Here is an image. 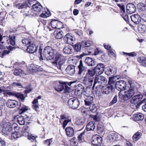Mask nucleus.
I'll list each match as a JSON object with an SVG mask.
<instances>
[{
  "label": "nucleus",
  "mask_w": 146,
  "mask_h": 146,
  "mask_svg": "<svg viewBox=\"0 0 146 146\" xmlns=\"http://www.w3.org/2000/svg\"><path fill=\"white\" fill-rule=\"evenodd\" d=\"M33 39V38L32 37H27L22 40V42L23 44L28 45L32 43V40Z\"/></svg>",
  "instance_id": "f704fd0d"
},
{
  "label": "nucleus",
  "mask_w": 146,
  "mask_h": 146,
  "mask_svg": "<svg viewBox=\"0 0 146 146\" xmlns=\"http://www.w3.org/2000/svg\"><path fill=\"white\" fill-rule=\"evenodd\" d=\"M72 48L70 46L67 45L64 47L63 52L64 54H69L72 53Z\"/></svg>",
  "instance_id": "c756f323"
},
{
  "label": "nucleus",
  "mask_w": 146,
  "mask_h": 146,
  "mask_svg": "<svg viewBox=\"0 0 146 146\" xmlns=\"http://www.w3.org/2000/svg\"><path fill=\"white\" fill-rule=\"evenodd\" d=\"M66 71L68 74L70 75L74 74L75 72L74 66L72 65H68L66 68Z\"/></svg>",
  "instance_id": "a878e982"
},
{
  "label": "nucleus",
  "mask_w": 146,
  "mask_h": 146,
  "mask_svg": "<svg viewBox=\"0 0 146 146\" xmlns=\"http://www.w3.org/2000/svg\"><path fill=\"white\" fill-rule=\"evenodd\" d=\"M28 6L27 2H23L22 3H20L16 4L15 7L19 9H22L27 7Z\"/></svg>",
  "instance_id": "4c0bfd02"
},
{
  "label": "nucleus",
  "mask_w": 146,
  "mask_h": 146,
  "mask_svg": "<svg viewBox=\"0 0 146 146\" xmlns=\"http://www.w3.org/2000/svg\"><path fill=\"white\" fill-rule=\"evenodd\" d=\"M37 47L33 43V42L27 48V52L29 53H35L37 50Z\"/></svg>",
  "instance_id": "6ab92c4d"
},
{
  "label": "nucleus",
  "mask_w": 146,
  "mask_h": 146,
  "mask_svg": "<svg viewBox=\"0 0 146 146\" xmlns=\"http://www.w3.org/2000/svg\"><path fill=\"white\" fill-rule=\"evenodd\" d=\"M135 93L134 88L129 89L125 91H120L119 93V97L123 100H127L131 98Z\"/></svg>",
  "instance_id": "f03ea898"
},
{
  "label": "nucleus",
  "mask_w": 146,
  "mask_h": 146,
  "mask_svg": "<svg viewBox=\"0 0 146 146\" xmlns=\"http://www.w3.org/2000/svg\"><path fill=\"white\" fill-rule=\"evenodd\" d=\"M102 138L98 135H93L92 139V142L94 145L99 146L102 143Z\"/></svg>",
  "instance_id": "9b49d317"
},
{
  "label": "nucleus",
  "mask_w": 146,
  "mask_h": 146,
  "mask_svg": "<svg viewBox=\"0 0 146 146\" xmlns=\"http://www.w3.org/2000/svg\"><path fill=\"white\" fill-rule=\"evenodd\" d=\"M37 136H35L32 135H31L30 136H28V139L31 140H34L37 137Z\"/></svg>",
  "instance_id": "338daca9"
},
{
  "label": "nucleus",
  "mask_w": 146,
  "mask_h": 146,
  "mask_svg": "<svg viewBox=\"0 0 146 146\" xmlns=\"http://www.w3.org/2000/svg\"><path fill=\"white\" fill-rule=\"evenodd\" d=\"M12 86H20L22 88V85L21 83L17 82H13L12 84Z\"/></svg>",
  "instance_id": "0e129e2a"
},
{
  "label": "nucleus",
  "mask_w": 146,
  "mask_h": 146,
  "mask_svg": "<svg viewBox=\"0 0 146 146\" xmlns=\"http://www.w3.org/2000/svg\"><path fill=\"white\" fill-rule=\"evenodd\" d=\"M126 9L127 13L130 14L135 12L136 9L134 4L131 3L127 5Z\"/></svg>",
  "instance_id": "4468645a"
},
{
  "label": "nucleus",
  "mask_w": 146,
  "mask_h": 146,
  "mask_svg": "<svg viewBox=\"0 0 146 146\" xmlns=\"http://www.w3.org/2000/svg\"><path fill=\"white\" fill-rule=\"evenodd\" d=\"M89 89L87 87V88L84 89V88H83V94L84 96V98H85L89 96H90V94L89 92L88 91V90H89Z\"/></svg>",
  "instance_id": "3c124183"
},
{
  "label": "nucleus",
  "mask_w": 146,
  "mask_h": 146,
  "mask_svg": "<svg viewBox=\"0 0 146 146\" xmlns=\"http://www.w3.org/2000/svg\"><path fill=\"white\" fill-rule=\"evenodd\" d=\"M12 127L11 124L9 122L7 123L3 127L1 131L4 134L7 135L12 133Z\"/></svg>",
  "instance_id": "9d476101"
},
{
  "label": "nucleus",
  "mask_w": 146,
  "mask_h": 146,
  "mask_svg": "<svg viewBox=\"0 0 146 146\" xmlns=\"http://www.w3.org/2000/svg\"><path fill=\"white\" fill-rule=\"evenodd\" d=\"M138 61L143 66L146 67V58L141 56L139 57L137 59Z\"/></svg>",
  "instance_id": "79ce46f5"
},
{
  "label": "nucleus",
  "mask_w": 146,
  "mask_h": 146,
  "mask_svg": "<svg viewBox=\"0 0 146 146\" xmlns=\"http://www.w3.org/2000/svg\"><path fill=\"white\" fill-rule=\"evenodd\" d=\"M114 71L113 69L110 68L108 71L105 72L106 74L108 75H111V74H114Z\"/></svg>",
  "instance_id": "4d7b16f0"
},
{
  "label": "nucleus",
  "mask_w": 146,
  "mask_h": 146,
  "mask_svg": "<svg viewBox=\"0 0 146 146\" xmlns=\"http://www.w3.org/2000/svg\"><path fill=\"white\" fill-rule=\"evenodd\" d=\"M17 122L20 125H23L25 124V120L23 116L20 115L18 117L17 116Z\"/></svg>",
  "instance_id": "c9c22d12"
},
{
  "label": "nucleus",
  "mask_w": 146,
  "mask_h": 146,
  "mask_svg": "<svg viewBox=\"0 0 146 146\" xmlns=\"http://www.w3.org/2000/svg\"><path fill=\"white\" fill-rule=\"evenodd\" d=\"M137 7L141 14L146 13V5L143 3H139L137 5Z\"/></svg>",
  "instance_id": "f3484780"
},
{
  "label": "nucleus",
  "mask_w": 146,
  "mask_h": 146,
  "mask_svg": "<svg viewBox=\"0 0 146 146\" xmlns=\"http://www.w3.org/2000/svg\"><path fill=\"white\" fill-rule=\"evenodd\" d=\"M84 100L85 105L89 106L90 105L92 104V101L93 100V98L91 96H89L85 98Z\"/></svg>",
  "instance_id": "2f4dec72"
},
{
  "label": "nucleus",
  "mask_w": 146,
  "mask_h": 146,
  "mask_svg": "<svg viewBox=\"0 0 146 146\" xmlns=\"http://www.w3.org/2000/svg\"><path fill=\"white\" fill-rule=\"evenodd\" d=\"M54 51L50 46H46V60H51L54 58Z\"/></svg>",
  "instance_id": "1a4fd4ad"
},
{
  "label": "nucleus",
  "mask_w": 146,
  "mask_h": 146,
  "mask_svg": "<svg viewBox=\"0 0 146 146\" xmlns=\"http://www.w3.org/2000/svg\"><path fill=\"white\" fill-rule=\"evenodd\" d=\"M42 8V6L41 5H40L38 7L35 8V9H34V11H36L38 12H40L41 11Z\"/></svg>",
  "instance_id": "e2e57ef3"
},
{
  "label": "nucleus",
  "mask_w": 146,
  "mask_h": 146,
  "mask_svg": "<svg viewBox=\"0 0 146 146\" xmlns=\"http://www.w3.org/2000/svg\"><path fill=\"white\" fill-rule=\"evenodd\" d=\"M82 45L83 47H90L91 48L93 47V45L94 44L93 42L90 40L83 41L82 42Z\"/></svg>",
  "instance_id": "bb28decb"
},
{
  "label": "nucleus",
  "mask_w": 146,
  "mask_h": 146,
  "mask_svg": "<svg viewBox=\"0 0 146 146\" xmlns=\"http://www.w3.org/2000/svg\"><path fill=\"white\" fill-rule=\"evenodd\" d=\"M71 121V117L67 118V119H65L63 121L62 126L64 128L67 125L68 123Z\"/></svg>",
  "instance_id": "603ef678"
},
{
  "label": "nucleus",
  "mask_w": 146,
  "mask_h": 146,
  "mask_svg": "<svg viewBox=\"0 0 146 146\" xmlns=\"http://www.w3.org/2000/svg\"><path fill=\"white\" fill-rule=\"evenodd\" d=\"M142 135V134L141 133L139 132H136L133 136V140L135 141H137L141 138Z\"/></svg>",
  "instance_id": "ea45409f"
},
{
  "label": "nucleus",
  "mask_w": 146,
  "mask_h": 146,
  "mask_svg": "<svg viewBox=\"0 0 146 146\" xmlns=\"http://www.w3.org/2000/svg\"><path fill=\"white\" fill-rule=\"evenodd\" d=\"M13 74L15 75L18 76L21 74H23L24 73L21 69H17L14 70Z\"/></svg>",
  "instance_id": "09e8293b"
},
{
  "label": "nucleus",
  "mask_w": 146,
  "mask_h": 146,
  "mask_svg": "<svg viewBox=\"0 0 146 146\" xmlns=\"http://www.w3.org/2000/svg\"><path fill=\"white\" fill-rule=\"evenodd\" d=\"M41 97L40 96H38L37 97V98L34 99L32 102L33 104L32 106L33 108L36 111H37L39 109L38 101L37 100L41 99Z\"/></svg>",
  "instance_id": "412c9836"
},
{
  "label": "nucleus",
  "mask_w": 146,
  "mask_h": 146,
  "mask_svg": "<svg viewBox=\"0 0 146 146\" xmlns=\"http://www.w3.org/2000/svg\"><path fill=\"white\" fill-rule=\"evenodd\" d=\"M36 65H35L34 64H31L30 66V70L36 71Z\"/></svg>",
  "instance_id": "69168bd1"
},
{
  "label": "nucleus",
  "mask_w": 146,
  "mask_h": 146,
  "mask_svg": "<svg viewBox=\"0 0 146 146\" xmlns=\"http://www.w3.org/2000/svg\"><path fill=\"white\" fill-rule=\"evenodd\" d=\"M105 66L102 64L99 63L94 67V69H89L90 71L94 72V75L96 74L97 76L100 75L103 73L104 70Z\"/></svg>",
  "instance_id": "39448f33"
},
{
  "label": "nucleus",
  "mask_w": 146,
  "mask_h": 146,
  "mask_svg": "<svg viewBox=\"0 0 146 146\" xmlns=\"http://www.w3.org/2000/svg\"><path fill=\"white\" fill-rule=\"evenodd\" d=\"M89 109L90 111L92 113H95L97 111L96 106L94 104H92L90 105Z\"/></svg>",
  "instance_id": "de8ad7c7"
},
{
  "label": "nucleus",
  "mask_w": 146,
  "mask_h": 146,
  "mask_svg": "<svg viewBox=\"0 0 146 146\" xmlns=\"http://www.w3.org/2000/svg\"><path fill=\"white\" fill-rule=\"evenodd\" d=\"M10 94L9 96H14L16 97L22 101H23L25 100V98L23 95L19 93L14 92H10Z\"/></svg>",
  "instance_id": "5701e85b"
},
{
  "label": "nucleus",
  "mask_w": 146,
  "mask_h": 146,
  "mask_svg": "<svg viewBox=\"0 0 146 146\" xmlns=\"http://www.w3.org/2000/svg\"><path fill=\"white\" fill-rule=\"evenodd\" d=\"M117 101V96L115 95L113 98L112 101L110 103L113 105Z\"/></svg>",
  "instance_id": "13d9d810"
},
{
  "label": "nucleus",
  "mask_w": 146,
  "mask_h": 146,
  "mask_svg": "<svg viewBox=\"0 0 146 146\" xmlns=\"http://www.w3.org/2000/svg\"><path fill=\"white\" fill-rule=\"evenodd\" d=\"M79 87H81L80 89L78 88L77 89L76 91V93H77V94L79 96H81L83 94V88H84V87H83L81 84H79L78 85Z\"/></svg>",
  "instance_id": "49530a36"
},
{
  "label": "nucleus",
  "mask_w": 146,
  "mask_h": 146,
  "mask_svg": "<svg viewBox=\"0 0 146 146\" xmlns=\"http://www.w3.org/2000/svg\"><path fill=\"white\" fill-rule=\"evenodd\" d=\"M18 102L14 100H9L7 103V107L10 108H13L18 105Z\"/></svg>",
  "instance_id": "aec40b11"
},
{
  "label": "nucleus",
  "mask_w": 146,
  "mask_h": 146,
  "mask_svg": "<svg viewBox=\"0 0 146 146\" xmlns=\"http://www.w3.org/2000/svg\"><path fill=\"white\" fill-rule=\"evenodd\" d=\"M68 104L69 107L73 109H77L79 107L80 103L79 100L75 98L70 99L68 101Z\"/></svg>",
  "instance_id": "423d86ee"
},
{
  "label": "nucleus",
  "mask_w": 146,
  "mask_h": 146,
  "mask_svg": "<svg viewBox=\"0 0 146 146\" xmlns=\"http://www.w3.org/2000/svg\"><path fill=\"white\" fill-rule=\"evenodd\" d=\"M98 76L95 77L94 81L93 86V88H94L96 85V87L101 86L102 84L105 83L107 80L106 78L102 76Z\"/></svg>",
  "instance_id": "20e7f679"
},
{
  "label": "nucleus",
  "mask_w": 146,
  "mask_h": 146,
  "mask_svg": "<svg viewBox=\"0 0 146 146\" xmlns=\"http://www.w3.org/2000/svg\"><path fill=\"white\" fill-rule=\"evenodd\" d=\"M95 123L94 121H90L86 125V130L87 131H93L95 128Z\"/></svg>",
  "instance_id": "cd10ccee"
},
{
  "label": "nucleus",
  "mask_w": 146,
  "mask_h": 146,
  "mask_svg": "<svg viewBox=\"0 0 146 146\" xmlns=\"http://www.w3.org/2000/svg\"><path fill=\"white\" fill-rule=\"evenodd\" d=\"M104 130V127L103 125L99 124L97 127V132L99 134L102 133Z\"/></svg>",
  "instance_id": "8fccbe9b"
},
{
  "label": "nucleus",
  "mask_w": 146,
  "mask_h": 146,
  "mask_svg": "<svg viewBox=\"0 0 146 146\" xmlns=\"http://www.w3.org/2000/svg\"><path fill=\"white\" fill-rule=\"evenodd\" d=\"M131 21L136 24H139L141 21V18L139 15L135 14L131 16Z\"/></svg>",
  "instance_id": "a211bd4d"
},
{
  "label": "nucleus",
  "mask_w": 146,
  "mask_h": 146,
  "mask_svg": "<svg viewBox=\"0 0 146 146\" xmlns=\"http://www.w3.org/2000/svg\"><path fill=\"white\" fill-rule=\"evenodd\" d=\"M122 17L126 21H127L128 20V15L126 13H123L122 15Z\"/></svg>",
  "instance_id": "680f3d73"
},
{
  "label": "nucleus",
  "mask_w": 146,
  "mask_h": 146,
  "mask_svg": "<svg viewBox=\"0 0 146 146\" xmlns=\"http://www.w3.org/2000/svg\"><path fill=\"white\" fill-rule=\"evenodd\" d=\"M78 68L79 69L78 71V74H81L85 69V67L83 65L82 61L81 60H80L79 64L78 66Z\"/></svg>",
  "instance_id": "a19ab883"
},
{
  "label": "nucleus",
  "mask_w": 146,
  "mask_h": 146,
  "mask_svg": "<svg viewBox=\"0 0 146 146\" xmlns=\"http://www.w3.org/2000/svg\"><path fill=\"white\" fill-rule=\"evenodd\" d=\"M118 78L116 76H114L113 77L109 78L108 83L111 84L112 86L115 88V85L116 81Z\"/></svg>",
  "instance_id": "c85d7f7f"
},
{
  "label": "nucleus",
  "mask_w": 146,
  "mask_h": 146,
  "mask_svg": "<svg viewBox=\"0 0 146 146\" xmlns=\"http://www.w3.org/2000/svg\"><path fill=\"white\" fill-rule=\"evenodd\" d=\"M4 37H0V53H1L2 52V56H3L6 54H8L9 52V51L7 50H4L3 51H2V50L4 48V46L2 45V44L5 42V40L3 38Z\"/></svg>",
  "instance_id": "2eb2a0df"
},
{
  "label": "nucleus",
  "mask_w": 146,
  "mask_h": 146,
  "mask_svg": "<svg viewBox=\"0 0 146 146\" xmlns=\"http://www.w3.org/2000/svg\"><path fill=\"white\" fill-rule=\"evenodd\" d=\"M88 52L90 54H94L95 55L102 54L103 53V51L98 48H95L94 46H93L92 48H89L88 49Z\"/></svg>",
  "instance_id": "dca6fc26"
},
{
  "label": "nucleus",
  "mask_w": 146,
  "mask_h": 146,
  "mask_svg": "<svg viewBox=\"0 0 146 146\" xmlns=\"http://www.w3.org/2000/svg\"><path fill=\"white\" fill-rule=\"evenodd\" d=\"M50 24L52 28L58 29L63 28V24L62 22L57 20L52 21Z\"/></svg>",
  "instance_id": "ddd939ff"
},
{
  "label": "nucleus",
  "mask_w": 146,
  "mask_h": 146,
  "mask_svg": "<svg viewBox=\"0 0 146 146\" xmlns=\"http://www.w3.org/2000/svg\"><path fill=\"white\" fill-rule=\"evenodd\" d=\"M108 83L104 86H103L101 88V91L103 94H108L112 92L113 89L114 88Z\"/></svg>",
  "instance_id": "6e6552de"
},
{
  "label": "nucleus",
  "mask_w": 146,
  "mask_h": 146,
  "mask_svg": "<svg viewBox=\"0 0 146 146\" xmlns=\"http://www.w3.org/2000/svg\"><path fill=\"white\" fill-rule=\"evenodd\" d=\"M17 30L15 28L9 31H7L5 32L6 35L3 36H16V34H15V32Z\"/></svg>",
  "instance_id": "393cba45"
},
{
  "label": "nucleus",
  "mask_w": 146,
  "mask_h": 146,
  "mask_svg": "<svg viewBox=\"0 0 146 146\" xmlns=\"http://www.w3.org/2000/svg\"><path fill=\"white\" fill-rule=\"evenodd\" d=\"M64 85V93H68L70 90V88L65 84Z\"/></svg>",
  "instance_id": "5fc2aeb1"
},
{
  "label": "nucleus",
  "mask_w": 146,
  "mask_h": 146,
  "mask_svg": "<svg viewBox=\"0 0 146 146\" xmlns=\"http://www.w3.org/2000/svg\"><path fill=\"white\" fill-rule=\"evenodd\" d=\"M70 141V145H74L76 143L77 139L75 137H74Z\"/></svg>",
  "instance_id": "864d4df0"
},
{
  "label": "nucleus",
  "mask_w": 146,
  "mask_h": 146,
  "mask_svg": "<svg viewBox=\"0 0 146 146\" xmlns=\"http://www.w3.org/2000/svg\"><path fill=\"white\" fill-rule=\"evenodd\" d=\"M63 56L59 53H56L55 56L54 60V61L52 63L54 66H56L57 64L61 65L63 64Z\"/></svg>",
  "instance_id": "0eeeda50"
},
{
  "label": "nucleus",
  "mask_w": 146,
  "mask_h": 146,
  "mask_svg": "<svg viewBox=\"0 0 146 146\" xmlns=\"http://www.w3.org/2000/svg\"><path fill=\"white\" fill-rule=\"evenodd\" d=\"M117 5L120 7L121 9V13H125V11L124 5H120L119 4Z\"/></svg>",
  "instance_id": "bf43d9fd"
},
{
  "label": "nucleus",
  "mask_w": 146,
  "mask_h": 146,
  "mask_svg": "<svg viewBox=\"0 0 146 146\" xmlns=\"http://www.w3.org/2000/svg\"><path fill=\"white\" fill-rule=\"evenodd\" d=\"M85 122L84 119L81 117H77L76 119L75 123L77 125H83Z\"/></svg>",
  "instance_id": "e433bc0d"
},
{
  "label": "nucleus",
  "mask_w": 146,
  "mask_h": 146,
  "mask_svg": "<svg viewBox=\"0 0 146 146\" xmlns=\"http://www.w3.org/2000/svg\"><path fill=\"white\" fill-rule=\"evenodd\" d=\"M94 72L88 69L83 78V84L87 87L92 86L94 81Z\"/></svg>",
  "instance_id": "f257e3e1"
},
{
  "label": "nucleus",
  "mask_w": 146,
  "mask_h": 146,
  "mask_svg": "<svg viewBox=\"0 0 146 146\" xmlns=\"http://www.w3.org/2000/svg\"><path fill=\"white\" fill-rule=\"evenodd\" d=\"M20 137L18 133L16 132L13 133L11 135V138L12 139L17 138Z\"/></svg>",
  "instance_id": "6e6d98bb"
},
{
  "label": "nucleus",
  "mask_w": 146,
  "mask_h": 146,
  "mask_svg": "<svg viewBox=\"0 0 146 146\" xmlns=\"http://www.w3.org/2000/svg\"><path fill=\"white\" fill-rule=\"evenodd\" d=\"M41 5L39 2H37L36 4H34L33 5L32 7L33 9H35V8H37L39 7V5Z\"/></svg>",
  "instance_id": "774afa93"
},
{
  "label": "nucleus",
  "mask_w": 146,
  "mask_h": 146,
  "mask_svg": "<svg viewBox=\"0 0 146 146\" xmlns=\"http://www.w3.org/2000/svg\"><path fill=\"white\" fill-rule=\"evenodd\" d=\"M8 37L9 38V39L6 40L8 44H10L11 46H13L15 44V37Z\"/></svg>",
  "instance_id": "c03bdc74"
},
{
  "label": "nucleus",
  "mask_w": 146,
  "mask_h": 146,
  "mask_svg": "<svg viewBox=\"0 0 146 146\" xmlns=\"http://www.w3.org/2000/svg\"><path fill=\"white\" fill-rule=\"evenodd\" d=\"M70 117L66 115L65 114H63V115H60V118L61 119H67V118H68L69 117Z\"/></svg>",
  "instance_id": "052dcab7"
},
{
  "label": "nucleus",
  "mask_w": 146,
  "mask_h": 146,
  "mask_svg": "<svg viewBox=\"0 0 146 146\" xmlns=\"http://www.w3.org/2000/svg\"><path fill=\"white\" fill-rule=\"evenodd\" d=\"M65 40H67V44H74L75 40V38L74 37H65Z\"/></svg>",
  "instance_id": "a18cd8bd"
},
{
  "label": "nucleus",
  "mask_w": 146,
  "mask_h": 146,
  "mask_svg": "<svg viewBox=\"0 0 146 146\" xmlns=\"http://www.w3.org/2000/svg\"><path fill=\"white\" fill-rule=\"evenodd\" d=\"M115 87L118 90L121 91V90H124L126 87V82L123 80L117 81L115 83Z\"/></svg>",
  "instance_id": "f8f14e48"
},
{
  "label": "nucleus",
  "mask_w": 146,
  "mask_h": 146,
  "mask_svg": "<svg viewBox=\"0 0 146 146\" xmlns=\"http://www.w3.org/2000/svg\"><path fill=\"white\" fill-rule=\"evenodd\" d=\"M54 84H55L54 86L55 89L57 92H61L64 89V85L65 84H62L58 82L55 83Z\"/></svg>",
  "instance_id": "b1692460"
},
{
  "label": "nucleus",
  "mask_w": 146,
  "mask_h": 146,
  "mask_svg": "<svg viewBox=\"0 0 146 146\" xmlns=\"http://www.w3.org/2000/svg\"><path fill=\"white\" fill-rule=\"evenodd\" d=\"M19 109L20 113H22L28 110V107L21 104Z\"/></svg>",
  "instance_id": "58836bf2"
},
{
  "label": "nucleus",
  "mask_w": 146,
  "mask_h": 146,
  "mask_svg": "<svg viewBox=\"0 0 146 146\" xmlns=\"http://www.w3.org/2000/svg\"><path fill=\"white\" fill-rule=\"evenodd\" d=\"M65 131L68 136L71 137L73 136L74 133V130L73 128L68 127L66 128Z\"/></svg>",
  "instance_id": "72a5a7b5"
},
{
  "label": "nucleus",
  "mask_w": 146,
  "mask_h": 146,
  "mask_svg": "<svg viewBox=\"0 0 146 146\" xmlns=\"http://www.w3.org/2000/svg\"><path fill=\"white\" fill-rule=\"evenodd\" d=\"M134 118L135 120H142L144 118V116L142 113H139L134 115Z\"/></svg>",
  "instance_id": "7c9ffc66"
},
{
  "label": "nucleus",
  "mask_w": 146,
  "mask_h": 146,
  "mask_svg": "<svg viewBox=\"0 0 146 146\" xmlns=\"http://www.w3.org/2000/svg\"><path fill=\"white\" fill-rule=\"evenodd\" d=\"M10 91L5 90V88L3 86L0 87V94L3 92V94L5 96H9Z\"/></svg>",
  "instance_id": "37998d69"
},
{
  "label": "nucleus",
  "mask_w": 146,
  "mask_h": 146,
  "mask_svg": "<svg viewBox=\"0 0 146 146\" xmlns=\"http://www.w3.org/2000/svg\"><path fill=\"white\" fill-rule=\"evenodd\" d=\"M85 63L88 66H92L95 64L94 60L92 58L89 57H87L86 58Z\"/></svg>",
  "instance_id": "4be33fe9"
},
{
  "label": "nucleus",
  "mask_w": 146,
  "mask_h": 146,
  "mask_svg": "<svg viewBox=\"0 0 146 146\" xmlns=\"http://www.w3.org/2000/svg\"><path fill=\"white\" fill-rule=\"evenodd\" d=\"M143 96L141 94H139L134 96L131 100L130 102L132 104L135 105L137 108H138L141 104V100Z\"/></svg>",
  "instance_id": "7ed1b4c3"
},
{
  "label": "nucleus",
  "mask_w": 146,
  "mask_h": 146,
  "mask_svg": "<svg viewBox=\"0 0 146 146\" xmlns=\"http://www.w3.org/2000/svg\"><path fill=\"white\" fill-rule=\"evenodd\" d=\"M83 47L82 42L81 43H77L75 45L74 47V52H80L81 49V47H82V48Z\"/></svg>",
  "instance_id": "473e14b6"
}]
</instances>
